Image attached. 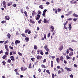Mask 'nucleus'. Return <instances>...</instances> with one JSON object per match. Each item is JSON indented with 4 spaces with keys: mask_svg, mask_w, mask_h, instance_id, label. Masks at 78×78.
Instances as JSON below:
<instances>
[{
    "mask_svg": "<svg viewBox=\"0 0 78 78\" xmlns=\"http://www.w3.org/2000/svg\"><path fill=\"white\" fill-rule=\"evenodd\" d=\"M25 33L27 34L28 33V34H30L31 33V31L30 30V29H27L25 30Z\"/></svg>",
    "mask_w": 78,
    "mask_h": 78,
    "instance_id": "obj_1",
    "label": "nucleus"
},
{
    "mask_svg": "<svg viewBox=\"0 0 78 78\" xmlns=\"http://www.w3.org/2000/svg\"><path fill=\"white\" fill-rule=\"evenodd\" d=\"M20 69L21 71L24 72L25 70H26L27 69V67H22L20 68Z\"/></svg>",
    "mask_w": 78,
    "mask_h": 78,
    "instance_id": "obj_2",
    "label": "nucleus"
},
{
    "mask_svg": "<svg viewBox=\"0 0 78 78\" xmlns=\"http://www.w3.org/2000/svg\"><path fill=\"white\" fill-rule=\"evenodd\" d=\"M42 56H40L39 55H38L36 57V58L37 59H42Z\"/></svg>",
    "mask_w": 78,
    "mask_h": 78,
    "instance_id": "obj_3",
    "label": "nucleus"
},
{
    "mask_svg": "<svg viewBox=\"0 0 78 78\" xmlns=\"http://www.w3.org/2000/svg\"><path fill=\"white\" fill-rule=\"evenodd\" d=\"M49 21L48 20H47L46 19L44 18V23H48Z\"/></svg>",
    "mask_w": 78,
    "mask_h": 78,
    "instance_id": "obj_4",
    "label": "nucleus"
},
{
    "mask_svg": "<svg viewBox=\"0 0 78 78\" xmlns=\"http://www.w3.org/2000/svg\"><path fill=\"white\" fill-rule=\"evenodd\" d=\"M9 19H10V18L9 17V16H5V20H9Z\"/></svg>",
    "mask_w": 78,
    "mask_h": 78,
    "instance_id": "obj_5",
    "label": "nucleus"
},
{
    "mask_svg": "<svg viewBox=\"0 0 78 78\" xmlns=\"http://www.w3.org/2000/svg\"><path fill=\"white\" fill-rule=\"evenodd\" d=\"M63 48H64V46L63 45H61L60 46L59 48V50L60 51H61L62 49H63Z\"/></svg>",
    "mask_w": 78,
    "mask_h": 78,
    "instance_id": "obj_6",
    "label": "nucleus"
},
{
    "mask_svg": "<svg viewBox=\"0 0 78 78\" xmlns=\"http://www.w3.org/2000/svg\"><path fill=\"white\" fill-rule=\"evenodd\" d=\"M50 29H51V32H53V31L55 30V28H54V27H53V26H51V27H50Z\"/></svg>",
    "mask_w": 78,
    "mask_h": 78,
    "instance_id": "obj_7",
    "label": "nucleus"
},
{
    "mask_svg": "<svg viewBox=\"0 0 78 78\" xmlns=\"http://www.w3.org/2000/svg\"><path fill=\"white\" fill-rule=\"evenodd\" d=\"M20 41L17 40L15 41V45H17V44H20Z\"/></svg>",
    "mask_w": 78,
    "mask_h": 78,
    "instance_id": "obj_8",
    "label": "nucleus"
},
{
    "mask_svg": "<svg viewBox=\"0 0 78 78\" xmlns=\"http://www.w3.org/2000/svg\"><path fill=\"white\" fill-rule=\"evenodd\" d=\"M40 18V15H39V14H37V17L36 18V20H39Z\"/></svg>",
    "mask_w": 78,
    "mask_h": 78,
    "instance_id": "obj_9",
    "label": "nucleus"
},
{
    "mask_svg": "<svg viewBox=\"0 0 78 78\" xmlns=\"http://www.w3.org/2000/svg\"><path fill=\"white\" fill-rule=\"evenodd\" d=\"M44 48H45V49L46 50V51H48L49 50V49L48 48H47V45H45L44 47Z\"/></svg>",
    "mask_w": 78,
    "mask_h": 78,
    "instance_id": "obj_10",
    "label": "nucleus"
},
{
    "mask_svg": "<svg viewBox=\"0 0 78 78\" xmlns=\"http://www.w3.org/2000/svg\"><path fill=\"white\" fill-rule=\"evenodd\" d=\"M10 59L11 60H12V61L14 62V61H15V60L14 59V57L13 56H12L10 57Z\"/></svg>",
    "mask_w": 78,
    "mask_h": 78,
    "instance_id": "obj_11",
    "label": "nucleus"
},
{
    "mask_svg": "<svg viewBox=\"0 0 78 78\" xmlns=\"http://www.w3.org/2000/svg\"><path fill=\"white\" fill-rule=\"evenodd\" d=\"M71 25H72V23H71L69 25L68 28L69 30H71V28H72V26H71Z\"/></svg>",
    "mask_w": 78,
    "mask_h": 78,
    "instance_id": "obj_12",
    "label": "nucleus"
},
{
    "mask_svg": "<svg viewBox=\"0 0 78 78\" xmlns=\"http://www.w3.org/2000/svg\"><path fill=\"white\" fill-rule=\"evenodd\" d=\"M73 52H71L69 53V55L70 57L72 56H73Z\"/></svg>",
    "mask_w": 78,
    "mask_h": 78,
    "instance_id": "obj_13",
    "label": "nucleus"
},
{
    "mask_svg": "<svg viewBox=\"0 0 78 78\" xmlns=\"http://www.w3.org/2000/svg\"><path fill=\"white\" fill-rule=\"evenodd\" d=\"M60 60L61 61H63V60H64V57H63V56H61L60 57Z\"/></svg>",
    "mask_w": 78,
    "mask_h": 78,
    "instance_id": "obj_14",
    "label": "nucleus"
},
{
    "mask_svg": "<svg viewBox=\"0 0 78 78\" xmlns=\"http://www.w3.org/2000/svg\"><path fill=\"white\" fill-rule=\"evenodd\" d=\"M5 48L6 49V50H7V51H8L9 50V49L8 48V46L7 45H5Z\"/></svg>",
    "mask_w": 78,
    "mask_h": 78,
    "instance_id": "obj_15",
    "label": "nucleus"
},
{
    "mask_svg": "<svg viewBox=\"0 0 78 78\" xmlns=\"http://www.w3.org/2000/svg\"><path fill=\"white\" fill-rule=\"evenodd\" d=\"M25 40H26V42H28L29 41V38H28V37H26L25 38Z\"/></svg>",
    "mask_w": 78,
    "mask_h": 78,
    "instance_id": "obj_16",
    "label": "nucleus"
},
{
    "mask_svg": "<svg viewBox=\"0 0 78 78\" xmlns=\"http://www.w3.org/2000/svg\"><path fill=\"white\" fill-rule=\"evenodd\" d=\"M56 61L57 63H59L60 61V59L58 58H57L56 59Z\"/></svg>",
    "mask_w": 78,
    "mask_h": 78,
    "instance_id": "obj_17",
    "label": "nucleus"
},
{
    "mask_svg": "<svg viewBox=\"0 0 78 78\" xmlns=\"http://www.w3.org/2000/svg\"><path fill=\"white\" fill-rule=\"evenodd\" d=\"M30 23H32L33 24L35 23V22L34 21L32 20L31 19L30 20Z\"/></svg>",
    "mask_w": 78,
    "mask_h": 78,
    "instance_id": "obj_18",
    "label": "nucleus"
},
{
    "mask_svg": "<svg viewBox=\"0 0 78 78\" xmlns=\"http://www.w3.org/2000/svg\"><path fill=\"white\" fill-rule=\"evenodd\" d=\"M66 69L67 70V71H68V72H69L70 71H71L72 70V69L70 68H66Z\"/></svg>",
    "mask_w": 78,
    "mask_h": 78,
    "instance_id": "obj_19",
    "label": "nucleus"
},
{
    "mask_svg": "<svg viewBox=\"0 0 78 78\" xmlns=\"http://www.w3.org/2000/svg\"><path fill=\"white\" fill-rule=\"evenodd\" d=\"M51 67H53V61H51Z\"/></svg>",
    "mask_w": 78,
    "mask_h": 78,
    "instance_id": "obj_20",
    "label": "nucleus"
},
{
    "mask_svg": "<svg viewBox=\"0 0 78 78\" xmlns=\"http://www.w3.org/2000/svg\"><path fill=\"white\" fill-rule=\"evenodd\" d=\"M12 3L11 2H10L9 3H8L7 5L8 6H11V5H12Z\"/></svg>",
    "mask_w": 78,
    "mask_h": 78,
    "instance_id": "obj_21",
    "label": "nucleus"
},
{
    "mask_svg": "<svg viewBox=\"0 0 78 78\" xmlns=\"http://www.w3.org/2000/svg\"><path fill=\"white\" fill-rule=\"evenodd\" d=\"M34 50H37V46L36 45H34Z\"/></svg>",
    "mask_w": 78,
    "mask_h": 78,
    "instance_id": "obj_22",
    "label": "nucleus"
},
{
    "mask_svg": "<svg viewBox=\"0 0 78 78\" xmlns=\"http://www.w3.org/2000/svg\"><path fill=\"white\" fill-rule=\"evenodd\" d=\"M7 37L8 39H10V37H11V35L9 33H8L7 34Z\"/></svg>",
    "mask_w": 78,
    "mask_h": 78,
    "instance_id": "obj_23",
    "label": "nucleus"
},
{
    "mask_svg": "<svg viewBox=\"0 0 78 78\" xmlns=\"http://www.w3.org/2000/svg\"><path fill=\"white\" fill-rule=\"evenodd\" d=\"M7 57V56L6 55H3L2 57V58L3 59H5V58Z\"/></svg>",
    "mask_w": 78,
    "mask_h": 78,
    "instance_id": "obj_24",
    "label": "nucleus"
},
{
    "mask_svg": "<svg viewBox=\"0 0 78 78\" xmlns=\"http://www.w3.org/2000/svg\"><path fill=\"white\" fill-rule=\"evenodd\" d=\"M32 65V64H31V63H30L29 65V66H28V68L29 69H30L31 68V66Z\"/></svg>",
    "mask_w": 78,
    "mask_h": 78,
    "instance_id": "obj_25",
    "label": "nucleus"
},
{
    "mask_svg": "<svg viewBox=\"0 0 78 78\" xmlns=\"http://www.w3.org/2000/svg\"><path fill=\"white\" fill-rule=\"evenodd\" d=\"M73 16L74 17H78V15L77 14H76L75 13L73 14Z\"/></svg>",
    "mask_w": 78,
    "mask_h": 78,
    "instance_id": "obj_26",
    "label": "nucleus"
},
{
    "mask_svg": "<svg viewBox=\"0 0 78 78\" xmlns=\"http://www.w3.org/2000/svg\"><path fill=\"white\" fill-rule=\"evenodd\" d=\"M71 13H72V11H70L69 12V14H66V16H69V14H71Z\"/></svg>",
    "mask_w": 78,
    "mask_h": 78,
    "instance_id": "obj_27",
    "label": "nucleus"
},
{
    "mask_svg": "<svg viewBox=\"0 0 78 78\" xmlns=\"http://www.w3.org/2000/svg\"><path fill=\"white\" fill-rule=\"evenodd\" d=\"M21 35L23 37H26V35L25 34H21Z\"/></svg>",
    "mask_w": 78,
    "mask_h": 78,
    "instance_id": "obj_28",
    "label": "nucleus"
},
{
    "mask_svg": "<svg viewBox=\"0 0 78 78\" xmlns=\"http://www.w3.org/2000/svg\"><path fill=\"white\" fill-rule=\"evenodd\" d=\"M39 8H41V9H43V5H40L39 6Z\"/></svg>",
    "mask_w": 78,
    "mask_h": 78,
    "instance_id": "obj_29",
    "label": "nucleus"
},
{
    "mask_svg": "<svg viewBox=\"0 0 78 78\" xmlns=\"http://www.w3.org/2000/svg\"><path fill=\"white\" fill-rule=\"evenodd\" d=\"M40 54L41 55H44V53H43V51H42V50H40Z\"/></svg>",
    "mask_w": 78,
    "mask_h": 78,
    "instance_id": "obj_30",
    "label": "nucleus"
},
{
    "mask_svg": "<svg viewBox=\"0 0 78 78\" xmlns=\"http://www.w3.org/2000/svg\"><path fill=\"white\" fill-rule=\"evenodd\" d=\"M8 52H9V50L8 51L6 50V52H5V55L6 56L8 55Z\"/></svg>",
    "mask_w": 78,
    "mask_h": 78,
    "instance_id": "obj_31",
    "label": "nucleus"
},
{
    "mask_svg": "<svg viewBox=\"0 0 78 78\" xmlns=\"http://www.w3.org/2000/svg\"><path fill=\"white\" fill-rule=\"evenodd\" d=\"M41 67H42V68H43L44 69H45V68H46L45 67V66L43 64L41 65Z\"/></svg>",
    "mask_w": 78,
    "mask_h": 78,
    "instance_id": "obj_32",
    "label": "nucleus"
},
{
    "mask_svg": "<svg viewBox=\"0 0 78 78\" xmlns=\"http://www.w3.org/2000/svg\"><path fill=\"white\" fill-rule=\"evenodd\" d=\"M69 52H70V51H69V49H67L66 50L67 55H68V54H69Z\"/></svg>",
    "mask_w": 78,
    "mask_h": 78,
    "instance_id": "obj_33",
    "label": "nucleus"
},
{
    "mask_svg": "<svg viewBox=\"0 0 78 78\" xmlns=\"http://www.w3.org/2000/svg\"><path fill=\"white\" fill-rule=\"evenodd\" d=\"M30 59L32 62H34V59H35V58H31Z\"/></svg>",
    "mask_w": 78,
    "mask_h": 78,
    "instance_id": "obj_34",
    "label": "nucleus"
},
{
    "mask_svg": "<svg viewBox=\"0 0 78 78\" xmlns=\"http://www.w3.org/2000/svg\"><path fill=\"white\" fill-rule=\"evenodd\" d=\"M20 11H21V13H22V14H23V13H24L23 9H21Z\"/></svg>",
    "mask_w": 78,
    "mask_h": 78,
    "instance_id": "obj_35",
    "label": "nucleus"
},
{
    "mask_svg": "<svg viewBox=\"0 0 78 78\" xmlns=\"http://www.w3.org/2000/svg\"><path fill=\"white\" fill-rule=\"evenodd\" d=\"M12 53L13 55H16V52L14 51H12Z\"/></svg>",
    "mask_w": 78,
    "mask_h": 78,
    "instance_id": "obj_36",
    "label": "nucleus"
},
{
    "mask_svg": "<svg viewBox=\"0 0 78 78\" xmlns=\"http://www.w3.org/2000/svg\"><path fill=\"white\" fill-rule=\"evenodd\" d=\"M69 50H70V51H73V49H72L71 48H69Z\"/></svg>",
    "mask_w": 78,
    "mask_h": 78,
    "instance_id": "obj_37",
    "label": "nucleus"
},
{
    "mask_svg": "<svg viewBox=\"0 0 78 78\" xmlns=\"http://www.w3.org/2000/svg\"><path fill=\"white\" fill-rule=\"evenodd\" d=\"M9 43V41H8V40H7L5 41L4 43L5 44H6L7 43Z\"/></svg>",
    "mask_w": 78,
    "mask_h": 78,
    "instance_id": "obj_38",
    "label": "nucleus"
},
{
    "mask_svg": "<svg viewBox=\"0 0 78 78\" xmlns=\"http://www.w3.org/2000/svg\"><path fill=\"white\" fill-rule=\"evenodd\" d=\"M18 53L19 55L20 56H22V54L21 53H20V52H18Z\"/></svg>",
    "mask_w": 78,
    "mask_h": 78,
    "instance_id": "obj_39",
    "label": "nucleus"
},
{
    "mask_svg": "<svg viewBox=\"0 0 78 78\" xmlns=\"http://www.w3.org/2000/svg\"><path fill=\"white\" fill-rule=\"evenodd\" d=\"M36 14V12L34 11H33L32 13V16H34V14Z\"/></svg>",
    "mask_w": 78,
    "mask_h": 78,
    "instance_id": "obj_40",
    "label": "nucleus"
},
{
    "mask_svg": "<svg viewBox=\"0 0 78 78\" xmlns=\"http://www.w3.org/2000/svg\"><path fill=\"white\" fill-rule=\"evenodd\" d=\"M11 62V60L10 59H9L7 61V62H9V63H10Z\"/></svg>",
    "mask_w": 78,
    "mask_h": 78,
    "instance_id": "obj_41",
    "label": "nucleus"
},
{
    "mask_svg": "<svg viewBox=\"0 0 78 78\" xmlns=\"http://www.w3.org/2000/svg\"><path fill=\"white\" fill-rule=\"evenodd\" d=\"M2 62L3 64V65H4V66H5V64H6V62L5 61Z\"/></svg>",
    "mask_w": 78,
    "mask_h": 78,
    "instance_id": "obj_42",
    "label": "nucleus"
},
{
    "mask_svg": "<svg viewBox=\"0 0 78 78\" xmlns=\"http://www.w3.org/2000/svg\"><path fill=\"white\" fill-rule=\"evenodd\" d=\"M42 22V20L40 19L38 21V23H41V22Z\"/></svg>",
    "mask_w": 78,
    "mask_h": 78,
    "instance_id": "obj_43",
    "label": "nucleus"
},
{
    "mask_svg": "<svg viewBox=\"0 0 78 78\" xmlns=\"http://www.w3.org/2000/svg\"><path fill=\"white\" fill-rule=\"evenodd\" d=\"M3 5V7L5 9H6V4H5V5Z\"/></svg>",
    "mask_w": 78,
    "mask_h": 78,
    "instance_id": "obj_44",
    "label": "nucleus"
},
{
    "mask_svg": "<svg viewBox=\"0 0 78 78\" xmlns=\"http://www.w3.org/2000/svg\"><path fill=\"white\" fill-rule=\"evenodd\" d=\"M9 48H10V49H11V50H13L14 48H13V47L11 46H9Z\"/></svg>",
    "mask_w": 78,
    "mask_h": 78,
    "instance_id": "obj_45",
    "label": "nucleus"
},
{
    "mask_svg": "<svg viewBox=\"0 0 78 78\" xmlns=\"http://www.w3.org/2000/svg\"><path fill=\"white\" fill-rule=\"evenodd\" d=\"M66 58L67 59H70V57H69L68 55H66Z\"/></svg>",
    "mask_w": 78,
    "mask_h": 78,
    "instance_id": "obj_46",
    "label": "nucleus"
},
{
    "mask_svg": "<svg viewBox=\"0 0 78 78\" xmlns=\"http://www.w3.org/2000/svg\"><path fill=\"white\" fill-rule=\"evenodd\" d=\"M2 23H6V21L3 20L1 22Z\"/></svg>",
    "mask_w": 78,
    "mask_h": 78,
    "instance_id": "obj_47",
    "label": "nucleus"
},
{
    "mask_svg": "<svg viewBox=\"0 0 78 78\" xmlns=\"http://www.w3.org/2000/svg\"><path fill=\"white\" fill-rule=\"evenodd\" d=\"M73 20L74 21V22H76V20H77V19L76 18H74L73 19Z\"/></svg>",
    "mask_w": 78,
    "mask_h": 78,
    "instance_id": "obj_48",
    "label": "nucleus"
},
{
    "mask_svg": "<svg viewBox=\"0 0 78 78\" xmlns=\"http://www.w3.org/2000/svg\"><path fill=\"white\" fill-rule=\"evenodd\" d=\"M42 15H43V17H45V13H44V12H43V14H42Z\"/></svg>",
    "mask_w": 78,
    "mask_h": 78,
    "instance_id": "obj_49",
    "label": "nucleus"
},
{
    "mask_svg": "<svg viewBox=\"0 0 78 78\" xmlns=\"http://www.w3.org/2000/svg\"><path fill=\"white\" fill-rule=\"evenodd\" d=\"M40 51L41 52V50H38L37 51V55H39V52H40Z\"/></svg>",
    "mask_w": 78,
    "mask_h": 78,
    "instance_id": "obj_50",
    "label": "nucleus"
},
{
    "mask_svg": "<svg viewBox=\"0 0 78 78\" xmlns=\"http://www.w3.org/2000/svg\"><path fill=\"white\" fill-rule=\"evenodd\" d=\"M56 32L55 31L52 34V36H54V35H55V34H56Z\"/></svg>",
    "mask_w": 78,
    "mask_h": 78,
    "instance_id": "obj_51",
    "label": "nucleus"
},
{
    "mask_svg": "<svg viewBox=\"0 0 78 78\" xmlns=\"http://www.w3.org/2000/svg\"><path fill=\"white\" fill-rule=\"evenodd\" d=\"M2 4L3 5H5V4H6V2L5 1H3Z\"/></svg>",
    "mask_w": 78,
    "mask_h": 78,
    "instance_id": "obj_52",
    "label": "nucleus"
},
{
    "mask_svg": "<svg viewBox=\"0 0 78 78\" xmlns=\"http://www.w3.org/2000/svg\"><path fill=\"white\" fill-rule=\"evenodd\" d=\"M67 23H68V21H66L65 23L64 24V26H66V25H67Z\"/></svg>",
    "mask_w": 78,
    "mask_h": 78,
    "instance_id": "obj_53",
    "label": "nucleus"
},
{
    "mask_svg": "<svg viewBox=\"0 0 78 78\" xmlns=\"http://www.w3.org/2000/svg\"><path fill=\"white\" fill-rule=\"evenodd\" d=\"M35 62V64H37V62H38V61H37V60H36V61Z\"/></svg>",
    "mask_w": 78,
    "mask_h": 78,
    "instance_id": "obj_54",
    "label": "nucleus"
},
{
    "mask_svg": "<svg viewBox=\"0 0 78 78\" xmlns=\"http://www.w3.org/2000/svg\"><path fill=\"white\" fill-rule=\"evenodd\" d=\"M52 78H55V75H54V74L52 73Z\"/></svg>",
    "mask_w": 78,
    "mask_h": 78,
    "instance_id": "obj_55",
    "label": "nucleus"
},
{
    "mask_svg": "<svg viewBox=\"0 0 78 78\" xmlns=\"http://www.w3.org/2000/svg\"><path fill=\"white\" fill-rule=\"evenodd\" d=\"M47 9H44V10L43 12L44 13H45V12H47Z\"/></svg>",
    "mask_w": 78,
    "mask_h": 78,
    "instance_id": "obj_56",
    "label": "nucleus"
},
{
    "mask_svg": "<svg viewBox=\"0 0 78 78\" xmlns=\"http://www.w3.org/2000/svg\"><path fill=\"white\" fill-rule=\"evenodd\" d=\"M73 2H74V0H72L70 2V3H71V4H73Z\"/></svg>",
    "mask_w": 78,
    "mask_h": 78,
    "instance_id": "obj_57",
    "label": "nucleus"
},
{
    "mask_svg": "<svg viewBox=\"0 0 78 78\" xmlns=\"http://www.w3.org/2000/svg\"><path fill=\"white\" fill-rule=\"evenodd\" d=\"M57 10L58 11V12H60V11H61V9H60L59 8H58L57 9Z\"/></svg>",
    "mask_w": 78,
    "mask_h": 78,
    "instance_id": "obj_58",
    "label": "nucleus"
},
{
    "mask_svg": "<svg viewBox=\"0 0 78 78\" xmlns=\"http://www.w3.org/2000/svg\"><path fill=\"white\" fill-rule=\"evenodd\" d=\"M71 42H76V41L74 40H72L71 41Z\"/></svg>",
    "mask_w": 78,
    "mask_h": 78,
    "instance_id": "obj_59",
    "label": "nucleus"
},
{
    "mask_svg": "<svg viewBox=\"0 0 78 78\" xmlns=\"http://www.w3.org/2000/svg\"><path fill=\"white\" fill-rule=\"evenodd\" d=\"M47 61V60L46 59H44V60L43 62V63H44V62H45Z\"/></svg>",
    "mask_w": 78,
    "mask_h": 78,
    "instance_id": "obj_60",
    "label": "nucleus"
},
{
    "mask_svg": "<svg viewBox=\"0 0 78 78\" xmlns=\"http://www.w3.org/2000/svg\"><path fill=\"white\" fill-rule=\"evenodd\" d=\"M14 71L15 72H18V71H19V70H18V69H15Z\"/></svg>",
    "mask_w": 78,
    "mask_h": 78,
    "instance_id": "obj_61",
    "label": "nucleus"
},
{
    "mask_svg": "<svg viewBox=\"0 0 78 78\" xmlns=\"http://www.w3.org/2000/svg\"><path fill=\"white\" fill-rule=\"evenodd\" d=\"M39 72H41V71H42V69H40V68H39L38 69V70Z\"/></svg>",
    "mask_w": 78,
    "mask_h": 78,
    "instance_id": "obj_62",
    "label": "nucleus"
},
{
    "mask_svg": "<svg viewBox=\"0 0 78 78\" xmlns=\"http://www.w3.org/2000/svg\"><path fill=\"white\" fill-rule=\"evenodd\" d=\"M55 56H51V58H52V59H55Z\"/></svg>",
    "mask_w": 78,
    "mask_h": 78,
    "instance_id": "obj_63",
    "label": "nucleus"
},
{
    "mask_svg": "<svg viewBox=\"0 0 78 78\" xmlns=\"http://www.w3.org/2000/svg\"><path fill=\"white\" fill-rule=\"evenodd\" d=\"M72 20V18H69L68 19H67L68 20Z\"/></svg>",
    "mask_w": 78,
    "mask_h": 78,
    "instance_id": "obj_64",
    "label": "nucleus"
}]
</instances>
